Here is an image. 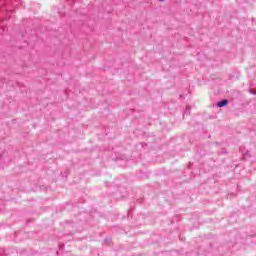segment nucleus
<instances>
[{"instance_id":"nucleus-1","label":"nucleus","mask_w":256,"mask_h":256,"mask_svg":"<svg viewBox=\"0 0 256 256\" xmlns=\"http://www.w3.org/2000/svg\"><path fill=\"white\" fill-rule=\"evenodd\" d=\"M227 103H229V101L227 100H222L220 102H218V107H225L227 105Z\"/></svg>"},{"instance_id":"nucleus-3","label":"nucleus","mask_w":256,"mask_h":256,"mask_svg":"<svg viewBox=\"0 0 256 256\" xmlns=\"http://www.w3.org/2000/svg\"><path fill=\"white\" fill-rule=\"evenodd\" d=\"M159 1H165V0H159Z\"/></svg>"},{"instance_id":"nucleus-2","label":"nucleus","mask_w":256,"mask_h":256,"mask_svg":"<svg viewBox=\"0 0 256 256\" xmlns=\"http://www.w3.org/2000/svg\"><path fill=\"white\" fill-rule=\"evenodd\" d=\"M250 93H252L253 95H256L255 90H250Z\"/></svg>"}]
</instances>
